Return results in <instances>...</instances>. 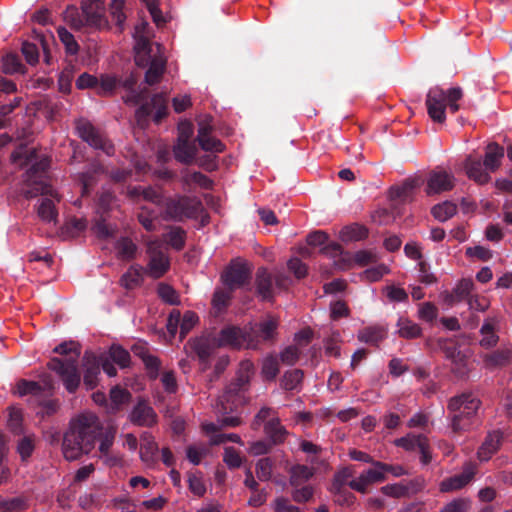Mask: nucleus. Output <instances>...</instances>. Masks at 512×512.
Masks as SVG:
<instances>
[{"label": "nucleus", "instance_id": "f257e3e1", "mask_svg": "<svg viewBox=\"0 0 512 512\" xmlns=\"http://www.w3.org/2000/svg\"><path fill=\"white\" fill-rule=\"evenodd\" d=\"M116 435V427L104 425L99 417L84 411L73 417L64 434L62 452L66 460H78L82 455L89 454L99 442L100 457H105L109 465L118 463L117 458L109 457Z\"/></svg>", "mask_w": 512, "mask_h": 512}, {"label": "nucleus", "instance_id": "f03ea898", "mask_svg": "<svg viewBox=\"0 0 512 512\" xmlns=\"http://www.w3.org/2000/svg\"><path fill=\"white\" fill-rule=\"evenodd\" d=\"M49 165L50 161L46 157L33 163L25 174L24 184L26 188H23V195L27 199L34 198L38 195L51 197L42 198L37 207L38 217L46 223L56 221L58 212L55 208V201H60L57 191L45 180V173Z\"/></svg>", "mask_w": 512, "mask_h": 512}, {"label": "nucleus", "instance_id": "7ed1b4c3", "mask_svg": "<svg viewBox=\"0 0 512 512\" xmlns=\"http://www.w3.org/2000/svg\"><path fill=\"white\" fill-rule=\"evenodd\" d=\"M480 406V399L470 392L450 398L447 404V410L449 412L452 431H469L476 422Z\"/></svg>", "mask_w": 512, "mask_h": 512}, {"label": "nucleus", "instance_id": "20e7f679", "mask_svg": "<svg viewBox=\"0 0 512 512\" xmlns=\"http://www.w3.org/2000/svg\"><path fill=\"white\" fill-rule=\"evenodd\" d=\"M463 97V90L460 87H452L447 91L434 87L427 94L426 106L429 117L438 123L446 120L445 109L448 106L452 113L459 110L457 102Z\"/></svg>", "mask_w": 512, "mask_h": 512}, {"label": "nucleus", "instance_id": "39448f33", "mask_svg": "<svg viewBox=\"0 0 512 512\" xmlns=\"http://www.w3.org/2000/svg\"><path fill=\"white\" fill-rule=\"evenodd\" d=\"M253 370L254 365L251 361L245 360L240 363L236 383L229 386L217 401L216 410L219 414L225 415L232 412L242 403L241 390L250 381Z\"/></svg>", "mask_w": 512, "mask_h": 512}, {"label": "nucleus", "instance_id": "423d86ee", "mask_svg": "<svg viewBox=\"0 0 512 512\" xmlns=\"http://www.w3.org/2000/svg\"><path fill=\"white\" fill-rule=\"evenodd\" d=\"M14 394L19 397L30 395L35 403L42 406L43 411L39 412L42 415H50L57 410V402L50 399L52 395V386L50 384L41 385L35 381L21 379L15 385Z\"/></svg>", "mask_w": 512, "mask_h": 512}, {"label": "nucleus", "instance_id": "0eeeda50", "mask_svg": "<svg viewBox=\"0 0 512 512\" xmlns=\"http://www.w3.org/2000/svg\"><path fill=\"white\" fill-rule=\"evenodd\" d=\"M201 209L202 203L197 197L177 196L166 201L163 219L181 222L196 218Z\"/></svg>", "mask_w": 512, "mask_h": 512}, {"label": "nucleus", "instance_id": "6e6552de", "mask_svg": "<svg viewBox=\"0 0 512 512\" xmlns=\"http://www.w3.org/2000/svg\"><path fill=\"white\" fill-rule=\"evenodd\" d=\"M146 253L149 258L147 274L154 279L162 277L170 268V260L163 241L158 238L147 241Z\"/></svg>", "mask_w": 512, "mask_h": 512}, {"label": "nucleus", "instance_id": "1a4fd4ad", "mask_svg": "<svg viewBox=\"0 0 512 512\" xmlns=\"http://www.w3.org/2000/svg\"><path fill=\"white\" fill-rule=\"evenodd\" d=\"M76 131L77 135L92 148L101 150L109 156L114 154V145L90 121L86 119L77 120Z\"/></svg>", "mask_w": 512, "mask_h": 512}, {"label": "nucleus", "instance_id": "9d476101", "mask_svg": "<svg viewBox=\"0 0 512 512\" xmlns=\"http://www.w3.org/2000/svg\"><path fill=\"white\" fill-rule=\"evenodd\" d=\"M48 368L57 373L65 389L69 393H75L81 381L78 364L73 361H63L60 358L54 357L47 364Z\"/></svg>", "mask_w": 512, "mask_h": 512}, {"label": "nucleus", "instance_id": "9b49d317", "mask_svg": "<svg viewBox=\"0 0 512 512\" xmlns=\"http://www.w3.org/2000/svg\"><path fill=\"white\" fill-rule=\"evenodd\" d=\"M217 345L219 347H233V348H256L257 344L251 338V335L246 329L230 326L222 329L216 337Z\"/></svg>", "mask_w": 512, "mask_h": 512}, {"label": "nucleus", "instance_id": "f8f14e48", "mask_svg": "<svg viewBox=\"0 0 512 512\" xmlns=\"http://www.w3.org/2000/svg\"><path fill=\"white\" fill-rule=\"evenodd\" d=\"M145 64H136L138 67H146L148 69L145 73V82L148 85H154L160 82L165 70H166V58L161 52V46L157 45V51L153 49L147 50V56Z\"/></svg>", "mask_w": 512, "mask_h": 512}, {"label": "nucleus", "instance_id": "ddd939ff", "mask_svg": "<svg viewBox=\"0 0 512 512\" xmlns=\"http://www.w3.org/2000/svg\"><path fill=\"white\" fill-rule=\"evenodd\" d=\"M455 181L456 179L451 172L437 167L427 177L425 192L428 196L448 192L454 188Z\"/></svg>", "mask_w": 512, "mask_h": 512}, {"label": "nucleus", "instance_id": "4468645a", "mask_svg": "<svg viewBox=\"0 0 512 512\" xmlns=\"http://www.w3.org/2000/svg\"><path fill=\"white\" fill-rule=\"evenodd\" d=\"M155 110L154 121L159 123L167 115V94L157 93L151 98V103L142 104L135 112L139 125L146 122L147 117Z\"/></svg>", "mask_w": 512, "mask_h": 512}, {"label": "nucleus", "instance_id": "2eb2a0df", "mask_svg": "<svg viewBox=\"0 0 512 512\" xmlns=\"http://www.w3.org/2000/svg\"><path fill=\"white\" fill-rule=\"evenodd\" d=\"M133 37L135 39L134 45V60L136 64H145L147 50L151 49L149 31V24L146 21H141L135 26Z\"/></svg>", "mask_w": 512, "mask_h": 512}, {"label": "nucleus", "instance_id": "dca6fc26", "mask_svg": "<svg viewBox=\"0 0 512 512\" xmlns=\"http://www.w3.org/2000/svg\"><path fill=\"white\" fill-rule=\"evenodd\" d=\"M352 476L353 473L349 468H343L334 475L331 492L335 495L336 501L341 504L351 505L354 503L355 496L345 489Z\"/></svg>", "mask_w": 512, "mask_h": 512}, {"label": "nucleus", "instance_id": "f3484780", "mask_svg": "<svg viewBox=\"0 0 512 512\" xmlns=\"http://www.w3.org/2000/svg\"><path fill=\"white\" fill-rule=\"evenodd\" d=\"M250 277V271L244 263L232 262L221 276V280L229 290L243 286Z\"/></svg>", "mask_w": 512, "mask_h": 512}, {"label": "nucleus", "instance_id": "a211bd4d", "mask_svg": "<svg viewBox=\"0 0 512 512\" xmlns=\"http://www.w3.org/2000/svg\"><path fill=\"white\" fill-rule=\"evenodd\" d=\"M82 14L85 25L87 26L102 28L107 24L104 17V6L101 0H83Z\"/></svg>", "mask_w": 512, "mask_h": 512}, {"label": "nucleus", "instance_id": "6ab92c4d", "mask_svg": "<svg viewBox=\"0 0 512 512\" xmlns=\"http://www.w3.org/2000/svg\"><path fill=\"white\" fill-rule=\"evenodd\" d=\"M187 127L189 130L188 134L184 135V133H182L181 136H178L177 143L174 145L173 148L175 159L183 164L192 163L197 154V148L195 144L189 141L193 133L192 126L187 125Z\"/></svg>", "mask_w": 512, "mask_h": 512}, {"label": "nucleus", "instance_id": "aec40b11", "mask_svg": "<svg viewBox=\"0 0 512 512\" xmlns=\"http://www.w3.org/2000/svg\"><path fill=\"white\" fill-rule=\"evenodd\" d=\"M187 345L197 355L203 369H206L209 364L210 357L214 354L217 347L216 337H199L188 341Z\"/></svg>", "mask_w": 512, "mask_h": 512}, {"label": "nucleus", "instance_id": "412c9836", "mask_svg": "<svg viewBox=\"0 0 512 512\" xmlns=\"http://www.w3.org/2000/svg\"><path fill=\"white\" fill-rule=\"evenodd\" d=\"M132 424L140 427H151L157 422V414L145 401H138L129 414Z\"/></svg>", "mask_w": 512, "mask_h": 512}, {"label": "nucleus", "instance_id": "4be33fe9", "mask_svg": "<svg viewBox=\"0 0 512 512\" xmlns=\"http://www.w3.org/2000/svg\"><path fill=\"white\" fill-rule=\"evenodd\" d=\"M212 127L208 122L199 123L197 141L204 151L221 153L225 150V145L217 138L211 135Z\"/></svg>", "mask_w": 512, "mask_h": 512}, {"label": "nucleus", "instance_id": "5701e85b", "mask_svg": "<svg viewBox=\"0 0 512 512\" xmlns=\"http://www.w3.org/2000/svg\"><path fill=\"white\" fill-rule=\"evenodd\" d=\"M503 440V434L500 430H493L487 433L484 441L477 451V458L481 462H486L499 450Z\"/></svg>", "mask_w": 512, "mask_h": 512}, {"label": "nucleus", "instance_id": "b1692460", "mask_svg": "<svg viewBox=\"0 0 512 512\" xmlns=\"http://www.w3.org/2000/svg\"><path fill=\"white\" fill-rule=\"evenodd\" d=\"M84 385L88 390L94 389L98 384L100 362L98 356L92 352H85L83 357Z\"/></svg>", "mask_w": 512, "mask_h": 512}, {"label": "nucleus", "instance_id": "393cba45", "mask_svg": "<svg viewBox=\"0 0 512 512\" xmlns=\"http://www.w3.org/2000/svg\"><path fill=\"white\" fill-rule=\"evenodd\" d=\"M475 475V467L471 464L464 467L462 473L449 477L440 483L441 492H451L466 486Z\"/></svg>", "mask_w": 512, "mask_h": 512}, {"label": "nucleus", "instance_id": "a878e982", "mask_svg": "<svg viewBox=\"0 0 512 512\" xmlns=\"http://www.w3.org/2000/svg\"><path fill=\"white\" fill-rule=\"evenodd\" d=\"M256 291L262 300L271 301L273 294V273L266 268H259L256 272Z\"/></svg>", "mask_w": 512, "mask_h": 512}, {"label": "nucleus", "instance_id": "bb28decb", "mask_svg": "<svg viewBox=\"0 0 512 512\" xmlns=\"http://www.w3.org/2000/svg\"><path fill=\"white\" fill-rule=\"evenodd\" d=\"M140 440V459L145 465L153 466L157 462L158 445L154 437L147 432L141 435Z\"/></svg>", "mask_w": 512, "mask_h": 512}, {"label": "nucleus", "instance_id": "cd10ccee", "mask_svg": "<svg viewBox=\"0 0 512 512\" xmlns=\"http://www.w3.org/2000/svg\"><path fill=\"white\" fill-rule=\"evenodd\" d=\"M487 369H495L508 365L512 360V347L504 346L482 356Z\"/></svg>", "mask_w": 512, "mask_h": 512}, {"label": "nucleus", "instance_id": "c85d7f7f", "mask_svg": "<svg viewBox=\"0 0 512 512\" xmlns=\"http://www.w3.org/2000/svg\"><path fill=\"white\" fill-rule=\"evenodd\" d=\"M315 466L304 464L293 465L289 470V483L292 487H299L309 481L316 473Z\"/></svg>", "mask_w": 512, "mask_h": 512}, {"label": "nucleus", "instance_id": "c756f323", "mask_svg": "<svg viewBox=\"0 0 512 512\" xmlns=\"http://www.w3.org/2000/svg\"><path fill=\"white\" fill-rule=\"evenodd\" d=\"M387 337V329L382 325L367 326L361 329L357 338L360 342L377 346Z\"/></svg>", "mask_w": 512, "mask_h": 512}, {"label": "nucleus", "instance_id": "7c9ffc66", "mask_svg": "<svg viewBox=\"0 0 512 512\" xmlns=\"http://www.w3.org/2000/svg\"><path fill=\"white\" fill-rule=\"evenodd\" d=\"M445 356L451 360L452 371L459 377H463L468 372L467 358L462 354L457 347L447 346L444 347Z\"/></svg>", "mask_w": 512, "mask_h": 512}, {"label": "nucleus", "instance_id": "2f4dec72", "mask_svg": "<svg viewBox=\"0 0 512 512\" xmlns=\"http://www.w3.org/2000/svg\"><path fill=\"white\" fill-rule=\"evenodd\" d=\"M465 170L467 176L477 182L478 184H486L490 181L491 177L480 160L468 157L465 161Z\"/></svg>", "mask_w": 512, "mask_h": 512}, {"label": "nucleus", "instance_id": "473e14b6", "mask_svg": "<svg viewBox=\"0 0 512 512\" xmlns=\"http://www.w3.org/2000/svg\"><path fill=\"white\" fill-rule=\"evenodd\" d=\"M300 449L309 456L308 461L324 471L330 470L329 462L326 459H320L317 456L322 452V447L308 440L300 442Z\"/></svg>", "mask_w": 512, "mask_h": 512}, {"label": "nucleus", "instance_id": "72a5a7b5", "mask_svg": "<svg viewBox=\"0 0 512 512\" xmlns=\"http://www.w3.org/2000/svg\"><path fill=\"white\" fill-rule=\"evenodd\" d=\"M504 148L497 143H491L486 147V152L483 160L485 169L490 172H495L501 165V160L504 157Z\"/></svg>", "mask_w": 512, "mask_h": 512}, {"label": "nucleus", "instance_id": "f704fd0d", "mask_svg": "<svg viewBox=\"0 0 512 512\" xmlns=\"http://www.w3.org/2000/svg\"><path fill=\"white\" fill-rule=\"evenodd\" d=\"M133 351L136 355H138L146 369L148 370V373H149V376L150 378L152 379H156L158 377V372H159V369H160V360L158 359V357L150 354L144 346H141V345H135L133 347Z\"/></svg>", "mask_w": 512, "mask_h": 512}, {"label": "nucleus", "instance_id": "c9c22d12", "mask_svg": "<svg viewBox=\"0 0 512 512\" xmlns=\"http://www.w3.org/2000/svg\"><path fill=\"white\" fill-rule=\"evenodd\" d=\"M143 282V268L140 265H132L121 277L120 284L127 290L139 287Z\"/></svg>", "mask_w": 512, "mask_h": 512}, {"label": "nucleus", "instance_id": "e433bc0d", "mask_svg": "<svg viewBox=\"0 0 512 512\" xmlns=\"http://www.w3.org/2000/svg\"><path fill=\"white\" fill-rule=\"evenodd\" d=\"M497 320L494 318L487 319L481 329L480 345L485 348L492 347L498 342V335L496 334Z\"/></svg>", "mask_w": 512, "mask_h": 512}, {"label": "nucleus", "instance_id": "4c0bfd02", "mask_svg": "<svg viewBox=\"0 0 512 512\" xmlns=\"http://www.w3.org/2000/svg\"><path fill=\"white\" fill-rule=\"evenodd\" d=\"M256 326L260 337L264 341L273 340L277 334L279 318L273 315H267Z\"/></svg>", "mask_w": 512, "mask_h": 512}, {"label": "nucleus", "instance_id": "58836bf2", "mask_svg": "<svg viewBox=\"0 0 512 512\" xmlns=\"http://www.w3.org/2000/svg\"><path fill=\"white\" fill-rule=\"evenodd\" d=\"M264 432L269 437L272 444L283 443L287 435L286 429L281 425L280 420L277 417H273L266 422Z\"/></svg>", "mask_w": 512, "mask_h": 512}, {"label": "nucleus", "instance_id": "ea45409f", "mask_svg": "<svg viewBox=\"0 0 512 512\" xmlns=\"http://www.w3.org/2000/svg\"><path fill=\"white\" fill-rule=\"evenodd\" d=\"M427 439L428 438L423 434L416 435L408 433L401 438L395 439L394 445L403 448L405 451L412 452L418 450L419 448H423V444Z\"/></svg>", "mask_w": 512, "mask_h": 512}, {"label": "nucleus", "instance_id": "a19ab883", "mask_svg": "<svg viewBox=\"0 0 512 512\" xmlns=\"http://www.w3.org/2000/svg\"><path fill=\"white\" fill-rule=\"evenodd\" d=\"M53 352L68 356L67 359H62L63 361H73L78 364V359L81 355V345L73 340L64 341L57 345Z\"/></svg>", "mask_w": 512, "mask_h": 512}, {"label": "nucleus", "instance_id": "79ce46f5", "mask_svg": "<svg viewBox=\"0 0 512 512\" xmlns=\"http://www.w3.org/2000/svg\"><path fill=\"white\" fill-rule=\"evenodd\" d=\"M368 236L365 226L354 223L343 227L340 231V238L344 242L360 241Z\"/></svg>", "mask_w": 512, "mask_h": 512}, {"label": "nucleus", "instance_id": "37998d69", "mask_svg": "<svg viewBox=\"0 0 512 512\" xmlns=\"http://www.w3.org/2000/svg\"><path fill=\"white\" fill-rule=\"evenodd\" d=\"M163 240L176 251H180L185 246L186 232L181 227H170L163 235Z\"/></svg>", "mask_w": 512, "mask_h": 512}, {"label": "nucleus", "instance_id": "c03bdc74", "mask_svg": "<svg viewBox=\"0 0 512 512\" xmlns=\"http://www.w3.org/2000/svg\"><path fill=\"white\" fill-rule=\"evenodd\" d=\"M117 256L123 260H131L135 258L137 245L128 237H121L115 243Z\"/></svg>", "mask_w": 512, "mask_h": 512}, {"label": "nucleus", "instance_id": "a18cd8bd", "mask_svg": "<svg viewBox=\"0 0 512 512\" xmlns=\"http://www.w3.org/2000/svg\"><path fill=\"white\" fill-rule=\"evenodd\" d=\"M456 212L457 206L451 201H444L442 203L436 204L431 209L433 217L440 222L449 220L456 214Z\"/></svg>", "mask_w": 512, "mask_h": 512}, {"label": "nucleus", "instance_id": "49530a36", "mask_svg": "<svg viewBox=\"0 0 512 512\" xmlns=\"http://www.w3.org/2000/svg\"><path fill=\"white\" fill-rule=\"evenodd\" d=\"M397 327L399 336L406 339L417 338L422 331L418 324L404 317L399 318Z\"/></svg>", "mask_w": 512, "mask_h": 512}, {"label": "nucleus", "instance_id": "de8ad7c7", "mask_svg": "<svg viewBox=\"0 0 512 512\" xmlns=\"http://www.w3.org/2000/svg\"><path fill=\"white\" fill-rule=\"evenodd\" d=\"M107 356L120 368H127L130 365V353L120 345H112Z\"/></svg>", "mask_w": 512, "mask_h": 512}, {"label": "nucleus", "instance_id": "09e8293b", "mask_svg": "<svg viewBox=\"0 0 512 512\" xmlns=\"http://www.w3.org/2000/svg\"><path fill=\"white\" fill-rule=\"evenodd\" d=\"M35 150H29L26 146L21 145L11 154V161L20 167L31 164L35 158Z\"/></svg>", "mask_w": 512, "mask_h": 512}, {"label": "nucleus", "instance_id": "8fccbe9b", "mask_svg": "<svg viewBox=\"0 0 512 512\" xmlns=\"http://www.w3.org/2000/svg\"><path fill=\"white\" fill-rule=\"evenodd\" d=\"M279 373V363L274 355L266 356L262 361L261 374L265 380H274Z\"/></svg>", "mask_w": 512, "mask_h": 512}, {"label": "nucleus", "instance_id": "3c124183", "mask_svg": "<svg viewBox=\"0 0 512 512\" xmlns=\"http://www.w3.org/2000/svg\"><path fill=\"white\" fill-rule=\"evenodd\" d=\"M372 467L362 472V475L370 484L380 483L386 480L384 474V463L380 461H374L371 463Z\"/></svg>", "mask_w": 512, "mask_h": 512}, {"label": "nucleus", "instance_id": "603ef678", "mask_svg": "<svg viewBox=\"0 0 512 512\" xmlns=\"http://www.w3.org/2000/svg\"><path fill=\"white\" fill-rule=\"evenodd\" d=\"M27 508V504L22 497L5 498L0 496L1 512H19Z\"/></svg>", "mask_w": 512, "mask_h": 512}, {"label": "nucleus", "instance_id": "864d4df0", "mask_svg": "<svg viewBox=\"0 0 512 512\" xmlns=\"http://www.w3.org/2000/svg\"><path fill=\"white\" fill-rule=\"evenodd\" d=\"M303 379V372L300 369H294L291 371L285 372L282 377L281 385L285 390H295L297 389Z\"/></svg>", "mask_w": 512, "mask_h": 512}, {"label": "nucleus", "instance_id": "5fc2aeb1", "mask_svg": "<svg viewBox=\"0 0 512 512\" xmlns=\"http://www.w3.org/2000/svg\"><path fill=\"white\" fill-rule=\"evenodd\" d=\"M183 183L185 185L196 184L203 189H211L213 181L201 172L186 173L183 175Z\"/></svg>", "mask_w": 512, "mask_h": 512}, {"label": "nucleus", "instance_id": "6e6d98bb", "mask_svg": "<svg viewBox=\"0 0 512 512\" xmlns=\"http://www.w3.org/2000/svg\"><path fill=\"white\" fill-rule=\"evenodd\" d=\"M57 33L60 41L65 46L66 52L71 55L77 54L79 51V45L76 42L74 35L64 27H59L57 29Z\"/></svg>", "mask_w": 512, "mask_h": 512}, {"label": "nucleus", "instance_id": "4d7b16f0", "mask_svg": "<svg viewBox=\"0 0 512 512\" xmlns=\"http://www.w3.org/2000/svg\"><path fill=\"white\" fill-rule=\"evenodd\" d=\"M118 81L116 77L111 75H102L100 79H98V85L96 92L98 95L107 96L113 93L115 88L117 87Z\"/></svg>", "mask_w": 512, "mask_h": 512}, {"label": "nucleus", "instance_id": "13d9d810", "mask_svg": "<svg viewBox=\"0 0 512 512\" xmlns=\"http://www.w3.org/2000/svg\"><path fill=\"white\" fill-rule=\"evenodd\" d=\"M231 299V290L225 291L223 289H217L215 290L212 298V307L213 309L220 313L224 311Z\"/></svg>", "mask_w": 512, "mask_h": 512}, {"label": "nucleus", "instance_id": "bf43d9fd", "mask_svg": "<svg viewBox=\"0 0 512 512\" xmlns=\"http://www.w3.org/2000/svg\"><path fill=\"white\" fill-rule=\"evenodd\" d=\"M273 462L270 458H261L256 463V476L260 481H268L272 477Z\"/></svg>", "mask_w": 512, "mask_h": 512}, {"label": "nucleus", "instance_id": "052dcab7", "mask_svg": "<svg viewBox=\"0 0 512 512\" xmlns=\"http://www.w3.org/2000/svg\"><path fill=\"white\" fill-rule=\"evenodd\" d=\"M65 21L74 29H81L85 26V21L82 12L74 6L68 7L64 12Z\"/></svg>", "mask_w": 512, "mask_h": 512}, {"label": "nucleus", "instance_id": "680f3d73", "mask_svg": "<svg viewBox=\"0 0 512 512\" xmlns=\"http://www.w3.org/2000/svg\"><path fill=\"white\" fill-rule=\"evenodd\" d=\"M199 317L193 311H186L180 319V338L183 339L198 323Z\"/></svg>", "mask_w": 512, "mask_h": 512}, {"label": "nucleus", "instance_id": "e2e57ef3", "mask_svg": "<svg viewBox=\"0 0 512 512\" xmlns=\"http://www.w3.org/2000/svg\"><path fill=\"white\" fill-rule=\"evenodd\" d=\"M124 2L122 0H113L111 3L110 13L112 20L118 26L119 31H123L126 16L123 12Z\"/></svg>", "mask_w": 512, "mask_h": 512}, {"label": "nucleus", "instance_id": "0e129e2a", "mask_svg": "<svg viewBox=\"0 0 512 512\" xmlns=\"http://www.w3.org/2000/svg\"><path fill=\"white\" fill-rule=\"evenodd\" d=\"M157 293L164 302L170 305H175L179 302L177 292L168 284L160 283L157 288Z\"/></svg>", "mask_w": 512, "mask_h": 512}, {"label": "nucleus", "instance_id": "69168bd1", "mask_svg": "<svg viewBox=\"0 0 512 512\" xmlns=\"http://www.w3.org/2000/svg\"><path fill=\"white\" fill-rule=\"evenodd\" d=\"M156 215L155 212L149 210L147 207H141V211L138 214V221L145 228V230L152 232L156 230L155 221Z\"/></svg>", "mask_w": 512, "mask_h": 512}, {"label": "nucleus", "instance_id": "338daca9", "mask_svg": "<svg viewBox=\"0 0 512 512\" xmlns=\"http://www.w3.org/2000/svg\"><path fill=\"white\" fill-rule=\"evenodd\" d=\"M21 62L15 54H7L2 58V71L5 74H14L20 71Z\"/></svg>", "mask_w": 512, "mask_h": 512}, {"label": "nucleus", "instance_id": "774afa93", "mask_svg": "<svg viewBox=\"0 0 512 512\" xmlns=\"http://www.w3.org/2000/svg\"><path fill=\"white\" fill-rule=\"evenodd\" d=\"M438 314L437 307L431 302H425L420 305L418 317L426 322H433Z\"/></svg>", "mask_w": 512, "mask_h": 512}]
</instances>
